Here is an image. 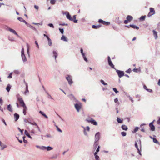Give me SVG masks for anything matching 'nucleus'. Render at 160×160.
Wrapping results in <instances>:
<instances>
[{"label":"nucleus","mask_w":160,"mask_h":160,"mask_svg":"<svg viewBox=\"0 0 160 160\" xmlns=\"http://www.w3.org/2000/svg\"><path fill=\"white\" fill-rule=\"evenodd\" d=\"M70 100H72L73 103L78 102V101L75 98L74 96L72 94H70L68 96Z\"/></svg>","instance_id":"nucleus-4"},{"label":"nucleus","mask_w":160,"mask_h":160,"mask_svg":"<svg viewBox=\"0 0 160 160\" xmlns=\"http://www.w3.org/2000/svg\"><path fill=\"white\" fill-rule=\"evenodd\" d=\"M121 134L124 137L126 136V133L125 132H121Z\"/></svg>","instance_id":"nucleus-49"},{"label":"nucleus","mask_w":160,"mask_h":160,"mask_svg":"<svg viewBox=\"0 0 160 160\" xmlns=\"http://www.w3.org/2000/svg\"><path fill=\"white\" fill-rule=\"evenodd\" d=\"M153 141L155 143L158 144L159 143V142L157 140V139L156 138H153Z\"/></svg>","instance_id":"nucleus-45"},{"label":"nucleus","mask_w":160,"mask_h":160,"mask_svg":"<svg viewBox=\"0 0 160 160\" xmlns=\"http://www.w3.org/2000/svg\"><path fill=\"white\" fill-rule=\"evenodd\" d=\"M121 128L123 130H125V131L127 130L128 129V127L126 125H122L121 126Z\"/></svg>","instance_id":"nucleus-25"},{"label":"nucleus","mask_w":160,"mask_h":160,"mask_svg":"<svg viewBox=\"0 0 160 160\" xmlns=\"http://www.w3.org/2000/svg\"><path fill=\"white\" fill-rule=\"evenodd\" d=\"M56 2V0H51L50 3L51 4H54Z\"/></svg>","instance_id":"nucleus-51"},{"label":"nucleus","mask_w":160,"mask_h":160,"mask_svg":"<svg viewBox=\"0 0 160 160\" xmlns=\"http://www.w3.org/2000/svg\"><path fill=\"white\" fill-rule=\"evenodd\" d=\"M83 128H84V134L85 135V136H88V134L86 132V129H85V128L83 127Z\"/></svg>","instance_id":"nucleus-50"},{"label":"nucleus","mask_w":160,"mask_h":160,"mask_svg":"<svg viewBox=\"0 0 160 160\" xmlns=\"http://www.w3.org/2000/svg\"><path fill=\"white\" fill-rule=\"evenodd\" d=\"M126 20H125L124 21V23L125 24H127L128 22V21L130 22L133 19V17L132 16L130 15H128L126 18Z\"/></svg>","instance_id":"nucleus-10"},{"label":"nucleus","mask_w":160,"mask_h":160,"mask_svg":"<svg viewBox=\"0 0 160 160\" xmlns=\"http://www.w3.org/2000/svg\"><path fill=\"white\" fill-rule=\"evenodd\" d=\"M27 53L29 57H30V54H29V48L28 46V44H27Z\"/></svg>","instance_id":"nucleus-38"},{"label":"nucleus","mask_w":160,"mask_h":160,"mask_svg":"<svg viewBox=\"0 0 160 160\" xmlns=\"http://www.w3.org/2000/svg\"><path fill=\"white\" fill-rule=\"evenodd\" d=\"M52 53L53 56L54 57L55 60H56V58L58 56V53L56 51L53 50L52 52Z\"/></svg>","instance_id":"nucleus-19"},{"label":"nucleus","mask_w":160,"mask_h":160,"mask_svg":"<svg viewBox=\"0 0 160 160\" xmlns=\"http://www.w3.org/2000/svg\"><path fill=\"white\" fill-rule=\"evenodd\" d=\"M135 146L137 149L139 154L140 155H141V142L140 139L137 140L136 141L135 144Z\"/></svg>","instance_id":"nucleus-1"},{"label":"nucleus","mask_w":160,"mask_h":160,"mask_svg":"<svg viewBox=\"0 0 160 160\" xmlns=\"http://www.w3.org/2000/svg\"><path fill=\"white\" fill-rule=\"evenodd\" d=\"M83 58L85 61L87 62H88V60L86 56L83 57Z\"/></svg>","instance_id":"nucleus-59"},{"label":"nucleus","mask_w":160,"mask_h":160,"mask_svg":"<svg viewBox=\"0 0 160 160\" xmlns=\"http://www.w3.org/2000/svg\"><path fill=\"white\" fill-rule=\"evenodd\" d=\"M62 13L63 14L66 15V16L67 15L68 13H69L68 12H64L63 11L62 12Z\"/></svg>","instance_id":"nucleus-61"},{"label":"nucleus","mask_w":160,"mask_h":160,"mask_svg":"<svg viewBox=\"0 0 160 160\" xmlns=\"http://www.w3.org/2000/svg\"><path fill=\"white\" fill-rule=\"evenodd\" d=\"M128 97L129 98V100H130L133 103L134 101L132 99V98L130 96H128Z\"/></svg>","instance_id":"nucleus-54"},{"label":"nucleus","mask_w":160,"mask_h":160,"mask_svg":"<svg viewBox=\"0 0 160 160\" xmlns=\"http://www.w3.org/2000/svg\"><path fill=\"white\" fill-rule=\"evenodd\" d=\"M23 107V113L24 115H26V111L27 109V108L26 106H25Z\"/></svg>","instance_id":"nucleus-24"},{"label":"nucleus","mask_w":160,"mask_h":160,"mask_svg":"<svg viewBox=\"0 0 160 160\" xmlns=\"http://www.w3.org/2000/svg\"><path fill=\"white\" fill-rule=\"evenodd\" d=\"M130 26L131 27L134 29H136L137 30H138L139 29V27L135 25L130 24Z\"/></svg>","instance_id":"nucleus-26"},{"label":"nucleus","mask_w":160,"mask_h":160,"mask_svg":"<svg viewBox=\"0 0 160 160\" xmlns=\"http://www.w3.org/2000/svg\"><path fill=\"white\" fill-rule=\"evenodd\" d=\"M46 92L48 95V98H50L52 99H53V98L51 96L50 94H49L48 93V92Z\"/></svg>","instance_id":"nucleus-39"},{"label":"nucleus","mask_w":160,"mask_h":160,"mask_svg":"<svg viewBox=\"0 0 160 160\" xmlns=\"http://www.w3.org/2000/svg\"><path fill=\"white\" fill-rule=\"evenodd\" d=\"M39 112L46 118H48V117L43 112L40 111Z\"/></svg>","instance_id":"nucleus-34"},{"label":"nucleus","mask_w":160,"mask_h":160,"mask_svg":"<svg viewBox=\"0 0 160 160\" xmlns=\"http://www.w3.org/2000/svg\"><path fill=\"white\" fill-rule=\"evenodd\" d=\"M100 138V133L98 132L96 133L95 136V141H94L97 142L99 141Z\"/></svg>","instance_id":"nucleus-9"},{"label":"nucleus","mask_w":160,"mask_h":160,"mask_svg":"<svg viewBox=\"0 0 160 160\" xmlns=\"http://www.w3.org/2000/svg\"><path fill=\"white\" fill-rule=\"evenodd\" d=\"M131 69L129 68L126 71V72L129 73L131 72Z\"/></svg>","instance_id":"nucleus-63"},{"label":"nucleus","mask_w":160,"mask_h":160,"mask_svg":"<svg viewBox=\"0 0 160 160\" xmlns=\"http://www.w3.org/2000/svg\"><path fill=\"white\" fill-rule=\"evenodd\" d=\"M25 89H26V90L25 91V92H24V94L25 95H27V94H28V93H29V90H28V88H25Z\"/></svg>","instance_id":"nucleus-46"},{"label":"nucleus","mask_w":160,"mask_h":160,"mask_svg":"<svg viewBox=\"0 0 160 160\" xmlns=\"http://www.w3.org/2000/svg\"><path fill=\"white\" fill-rule=\"evenodd\" d=\"M61 40L65 42H68V39L64 35H62L61 38Z\"/></svg>","instance_id":"nucleus-23"},{"label":"nucleus","mask_w":160,"mask_h":160,"mask_svg":"<svg viewBox=\"0 0 160 160\" xmlns=\"http://www.w3.org/2000/svg\"><path fill=\"white\" fill-rule=\"evenodd\" d=\"M88 123H91L92 124L94 125L97 126L98 125V123L97 122L95 121V120H88Z\"/></svg>","instance_id":"nucleus-14"},{"label":"nucleus","mask_w":160,"mask_h":160,"mask_svg":"<svg viewBox=\"0 0 160 160\" xmlns=\"http://www.w3.org/2000/svg\"><path fill=\"white\" fill-rule=\"evenodd\" d=\"M11 88V86L10 84H8L6 87V89L8 92H9Z\"/></svg>","instance_id":"nucleus-29"},{"label":"nucleus","mask_w":160,"mask_h":160,"mask_svg":"<svg viewBox=\"0 0 160 160\" xmlns=\"http://www.w3.org/2000/svg\"><path fill=\"white\" fill-rule=\"evenodd\" d=\"M0 146L1 147V150H3L4 148H6L7 147V146L6 145L2 143L0 141Z\"/></svg>","instance_id":"nucleus-15"},{"label":"nucleus","mask_w":160,"mask_h":160,"mask_svg":"<svg viewBox=\"0 0 160 160\" xmlns=\"http://www.w3.org/2000/svg\"><path fill=\"white\" fill-rule=\"evenodd\" d=\"M146 17V15L142 16L139 18V20L140 21H143L145 20Z\"/></svg>","instance_id":"nucleus-30"},{"label":"nucleus","mask_w":160,"mask_h":160,"mask_svg":"<svg viewBox=\"0 0 160 160\" xmlns=\"http://www.w3.org/2000/svg\"><path fill=\"white\" fill-rule=\"evenodd\" d=\"M21 57L23 62L27 61V59L24 54V48L22 47L21 50Z\"/></svg>","instance_id":"nucleus-3"},{"label":"nucleus","mask_w":160,"mask_h":160,"mask_svg":"<svg viewBox=\"0 0 160 160\" xmlns=\"http://www.w3.org/2000/svg\"><path fill=\"white\" fill-rule=\"evenodd\" d=\"M117 120L118 123H121L122 122L123 120L117 117Z\"/></svg>","instance_id":"nucleus-35"},{"label":"nucleus","mask_w":160,"mask_h":160,"mask_svg":"<svg viewBox=\"0 0 160 160\" xmlns=\"http://www.w3.org/2000/svg\"><path fill=\"white\" fill-rule=\"evenodd\" d=\"M98 142H96L94 141V143L93 144L94 148L96 149V148L98 147Z\"/></svg>","instance_id":"nucleus-32"},{"label":"nucleus","mask_w":160,"mask_h":160,"mask_svg":"<svg viewBox=\"0 0 160 160\" xmlns=\"http://www.w3.org/2000/svg\"><path fill=\"white\" fill-rule=\"evenodd\" d=\"M17 19L20 22H24L26 25L28 24V23L22 18H18Z\"/></svg>","instance_id":"nucleus-20"},{"label":"nucleus","mask_w":160,"mask_h":160,"mask_svg":"<svg viewBox=\"0 0 160 160\" xmlns=\"http://www.w3.org/2000/svg\"><path fill=\"white\" fill-rule=\"evenodd\" d=\"M47 40L48 41V44L49 46H51L52 45V42L51 40L49 38H48Z\"/></svg>","instance_id":"nucleus-27"},{"label":"nucleus","mask_w":160,"mask_h":160,"mask_svg":"<svg viewBox=\"0 0 160 160\" xmlns=\"http://www.w3.org/2000/svg\"><path fill=\"white\" fill-rule=\"evenodd\" d=\"M2 121L4 123V124L6 126L7 125V123H6L5 120L3 119H2Z\"/></svg>","instance_id":"nucleus-56"},{"label":"nucleus","mask_w":160,"mask_h":160,"mask_svg":"<svg viewBox=\"0 0 160 160\" xmlns=\"http://www.w3.org/2000/svg\"><path fill=\"white\" fill-rule=\"evenodd\" d=\"M24 133H25V134L29 138H31V139H32V137L30 136V135L28 133V131L27 130H25V132H24Z\"/></svg>","instance_id":"nucleus-28"},{"label":"nucleus","mask_w":160,"mask_h":160,"mask_svg":"<svg viewBox=\"0 0 160 160\" xmlns=\"http://www.w3.org/2000/svg\"><path fill=\"white\" fill-rule=\"evenodd\" d=\"M95 160H100V158L98 155L95 156Z\"/></svg>","instance_id":"nucleus-53"},{"label":"nucleus","mask_w":160,"mask_h":160,"mask_svg":"<svg viewBox=\"0 0 160 160\" xmlns=\"http://www.w3.org/2000/svg\"><path fill=\"white\" fill-rule=\"evenodd\" d=\"M113 90L116 93H117L118 91L117 90V89L116 88H113Z\"/></svg>","instance_id":"nucleus-55"},{"label":"nucleus","mask_w":160,"mask_h":160,"mask_svg":"<svg viewBox=\"0 0 160 160\" xmlns=\"http://www.w3.org/2000/svg\"><path fill=\"white\" fill-rule=\"evenodd\" d=\"M100 82L101 83H102V84L104 85H107V83L105 82L104 80L102 79L100 80Z\"/></svg>","instance_id":"nucleus-44"},{"label":"nucleus","mask_w":160,"mask_h":160,"mask_svg":"<svg viewBox=\"0 0 160 160\" xmlns=\"http://www.w3.org/2000/svg\"><path fill=\"white\" fill-rule=\"evenodd\" d=\"M66 79L70 86H71L73 83V82L72 80V77L71 75L69 74L67 75L66 76Z\"/></svg>","instance_id":"nucleus-2"},{"label":"nucleus","mask_w":160,"mask_h":160,"mask_svg":"<svg viewBox=\"0 0 160 160\" xmlns=\"http://www.w3.org/2000/svg\"><path fill=\"white\" fill-rule=\"evenodd\" d=\"M26 25H27V26L28 27H29V28H30L31 29H33V30H36V28L32 26V25H31L29 24L28 23V24H26Z\"/></svg>","instance_id":"nucleus-31"},{"label":"nucleus","mask_w":160,"mask_h":160,"mask_svg":"<svg viewBox=\"0 0 160 160\" xmlns=\"http://www.w3.org/2000/svg\"><path fill=\"white\" fill-rule=\"evenodd\" d=\"M76 15H74L73 16V20L72 21H73V22H74V23H77L78 22V20H76Z\"/></svg>","instance_id":"nucleus-33"},{"label":"nucleus","mask_w":160,"mask_h":160,"mask_svg":"<svg viewBox=\"0 0 160 160\" xmlns=\"http://www.w3.org/2000/svg\"><path fill=\"white\" fill-rule=\"evenodd\" d=\"M34 7L37 11L38 10L39 8V7L38 6L36 5H35L34 6Z\"/></svg>","instance_id":"nucleus-64"},{"label":"nucleus","mask_w":160,"mask_h":160,"mask_svg":"<svg viewBox=\"0 0 160 160\" xmlns=\"http://www.w3.org/2000/svg\"><path fill=\"white\" fill-rule=\"evenodd\" d=\"M108 61L109 66H110L112 68H113L115 70L116 68L114 67V65L113 64L112 61H111L110 57L109 56H108Z\"/></svg>","instance_id":"nucleus-6"},{"label":"nucleus","mask_w":160,"mask_h":160,"mask_svg":"<svg viewBox=\"0 0 160 160\" xmlns=\"http://www.w3.org/2000/svg\"><path fill=\"white\" fill-rule=\"evenodd\" d=\"M18 129L20 132L21 133V134H23V129L21 130L19 128H18Z\"/></svg>","instance_id":"nucleus-62"},{"label":"nucleus","mask_w":160,"mask_h":160,"mask_svg":"<svg viewBox=\"0 0 160 160\" xmlns=\"http://www.w3.org/2000/svg\"><path fill=\"white\" fill-rule=\"evenodd\" d=\"M75 108L76 109L78 112H79L80 109L81 108V104L80 102H77L76 103L74 104Z\"/></svg>","instance_id":"nucleus-5"},{"label":"nucleus","mask_w":160,"mask_h":160,"mask_svg":"<svg viewBox=\"0 0 160 160\" xmlns=\"http://www.w3.org/2000/svg\"><path fill=\"white\" fill-rule=\"evenodd\" d=\"M7 109L10 112H13L12 107L11 104H9L8 105Z\"/></svg>","instance_id":"nucleus-18"},{"label":"nucleus","mask_w":160,"mask_h":160,"mask_svg":"<svg viewBox=\"0 0 160 160\" xmlns=\"http://www.w3.org/2000/svg\"><path fill=\"white\" fill-rule=\"evenodd\" d=\"M153 34L154 36L155 39H156L158 38V33L155 30H153L152 31Z\"/></svg>","instance_id":"nucleus-21"},{"label":"nucleus","mask_w":160,"mask_h":160,"mask_svg":"<svg viewBox=\"0 0 160 160\" xmlns=\"http://www.w3.org/2000/svg\"><path fill=\"white\" fill-rule=\"evenodd\" d=\"M24 83L25 84V85L26 86V88H28V83L26 82H25V81L24 80Z\"/></svg>","instance_id":"nucleus-57"},{"label":"nucleus","mask_w":160,"mask_h":160,"mask_svg":"<svg viewBox=\"0 0 160 160\" xmlns=\"http://www.w3.org/2000/svg\"><path fill=\"white\" fill-rule=\"evenodd\" d=\"M153 123V122H151L149 123V126L151 130L152 131H153L155 130V128Z\"/></svg>","instance_id":"nucleus-13"},{"label":"nucleus","mask_w":160,"mask_h":160,"mask_svg":"<svg viewBox=\"0 0 160 160\" xmlns=\"http://www.w3.org/2000/svg\"><path fill=\"white\" fill-rule=\"evenodd\" d=\"M100 148V146H98V148L96 150V151L98 152L99 151Z\"/></svg>","instance_id":"nucleus-58"},{"label":"nucleus","mask_w":160,"mask_h":160,"mask_svg":"<svg viewBox=\"0 0 160 160\" xmlns=\"http://www.w3.org/2000/svg\"><path fill=\"white\" fill-rule=\"evenodd\" d=\"M103 24L105 25H108L110 24V22H106L103 21Z\"/></svg>","instance_id":"nucleus-40"},{"label":"nucleus","mask_w":160,"mask_h":160,"mask_svg":"<svg viewBox=\"0 0 160 160\" xmlns=\"http://www.w3.org/2000/svg\"><path fill=\"white\" fill-rule=\"evenodd\" d=\"M66 17L67 18L69 19L70 21H72L73 20L72 18L71 17V16L69 13H68V14L67 15Z\"/></svg>","instance_id":"nucleus-22"},{"label":"nucleus","mask_w":160,"mask_h":160,"mask_svg":"<svg viewBox=\"0 0 160 160\" xmlns=\"http://www.w3.org/2000/svg\"><path fill=\"white\" fill-rule=\"evenodd\" d=\"M48 26H49V27H50L51 28H54V26L53 25V24L52 23H49L48 24Z\"/></svg>","instance_id":"nucleus-52"},{"label":"nucleus","mask_w":160,"mask_h":160,"mask_svg":"<svg viewBox=\"0 0 160 160\" xmlns=\"http://www.w3.org/2000/svg\"><path fill=\"white\" fill-rule=\"evenodd\" d=\"M115 70L117 72L119 78H121L124 76V72L123 71L119 70L116 69Z\"/></svg>","instance_id":"nucleus-7"},{"label":"nucleus","mask_w":160,"mask_h":160,"mask_svg":"<svg viewBox=\"0 0 160 160\" xmlns=\"http://www.w3.org/2000/svg\"><path fill=\"white\" fill-rule=\"evenodd\" d=\"M44 137L47 138H53L52 136L49 134H47L45 136H44Z\"/></svg>","instance_id":"nucleus-37"},{"label":"nucleus","mask_w":160,"mask_h":160,"mask_svg":"<svg viewBox=\"0 0 160 160\" xmlns=\"http://www.w3.org/2000/svg\"><path fill=\"white\" fill-rule=\"evenodd\" d=\"M14 73L16 74H19L20 72L18 70H15L14 71Z\"/></svg>","instance_id":"nucleus-48"},{"label":"nucleus","mask_w":160,"mask_h":160,"mask_svg":"<svg viewBox=\"0 0 160 160\" xmlns=\"http://www.w3.org/2000/svg\"><path fill=\"white\" fill-rule=\"evenodd\" d=\"M25 136H23V142L25 143H26L28 142V141L27 140H25Z\"/></svg>","instance_id":"nucleus-60"},{"label":"nucleus","mask_w":160,"mask_h":160,"mask_svg":"<svg viewBox=\"0 0 160 160\" xmlns=\"http://www.w3.org/2000/svg\"><path fill=\"white\" fill-rule=\"evenodd\" d=\"M18 100L19 101L20 103L21 104V105L23 107L25 106V104L24 102L22 99L21 98H18Z\"/></svg>","instance_id":"nucleus-12"},{"label":"nucleus","mask_w":160,"mask_h":160,"mask_svg":"<svg viewBox=\"0 0 160 160\" xmlns=\"http://www.w3.org/2000/svg\"><path fill=\"white\" fill-rule=\"evenodd\" d=\"M139 129V128L138 127H135V129H134L133 131L132 132L133 133L134 132H137Z\"/></svg>","instance_id":"nucleus-43"},{"label":"nucleus","mask_w":160,"mask_h":160,"mask_svg":"<svg viewBox=\"0 0 160 160\" xmlns=\"http://www.w3.org/2000/svg\"><path fill=\"white\" fill-rule=\"evenodd\" d=\"M28 122L30 124H31L32 125H34L35 126H37V124L34 122H31L29 121Z\"/></svg>","instance_id":"nucleus-41"},{"label":"nucleus","mask_w":160,"mask_h":160,"mask_svg":"<svg viewBox=\"0 0 160 160\" xmlns=\"http://www.w3.org/2000/svg\"><path fill=\"white\" fill-rule=\"evenodd\" d=\"M101 26L99 25H93L92 26V28L94 29H98Z\"/></svg>","instance_id":"nucleus-36"},{"label":"nucleus","mask_w":160,"mask_h":160,"mask_svg":"<svg viewBox=\"0 0 160 160\" xmlns=\"http://www.w3.org/2000/svg\"><path fill=\"white\" fill-rule=\"evenodd\" d=\"M150 12L148 15V17H150L151 16L154 15L155 12L154 9L152 8H149Z\"/></svg>","instance_id":"nucleus-8"},{"label":"nucleus","mask_w":160,"mask_h":160,"mask_svg":"<svg viewBox=\"0 0 160 160\" xmlns=\"http://www.w3.org/2000/svg\"><path fill=\"white\" fill-rule=\"evenodd\" d=\"M43 148V150L46 149L48 151H49L53 149V148L50 146L45 147L44 146Z\"/></svg>","instance_id":"nucleus-16"},{"label":"nucleus","mask_w":160,"mask_h":160,"mask_svg":"<svg viewBox=\"0 0 160 160\" xmlns=\"http://www.w3.org/2000/svg\"><path fill=\"white\" fill-rule=\"evenodd\" d=\"M59 31H60V32L62 34H63V33H64V30H63V28H59Z\"/></svg>","instance_id":"nucleus-47"},{"label":"nucleus","mask_w":160,"mask_h":160,"mask_svg":"<svg viewBox=\"0 0 160 160\" xmlns=\"http://www.w3.org/2000/svg\"><path fill=\"white\" fill-rule=\"evenodd\" d=\"M36 147L38 148L41 150H43V147H44V146H39V145H36Z\"/></svg>","instance_id":"nucleus-42"},{"label":"nucleus","mask_w":160,"mask_h":160,"mask_svg":"<svg viewBox=\"0 0 160 160\" xmlns=\"http://www.w3.org/2000/svg\"><path fill=\"white\" fill-rule=\"evenodd\" d=\"M7 30L9 31H10V32H11L14 34L16 35H17L18 37H20V36L18 35V34H17V32H16V31L10 28H8L7 29Z\"/></svg>","instance_id":"nucleus-11"},{"label":"nucleus","mask_w":160,"mask_h":160,"mask_svg":"<svg viewBox=\"0 0 160 160\" xmlns=\"http://www.w3.org/2000/svg\"><path fill=\"white\" fill-rule=\"evenodd\" d=\"M14 116L15 121H17L19 118V115L17 113H15L14 114Z\"/></svg>","instance_id":"nucleus-17"}]
</instances>
